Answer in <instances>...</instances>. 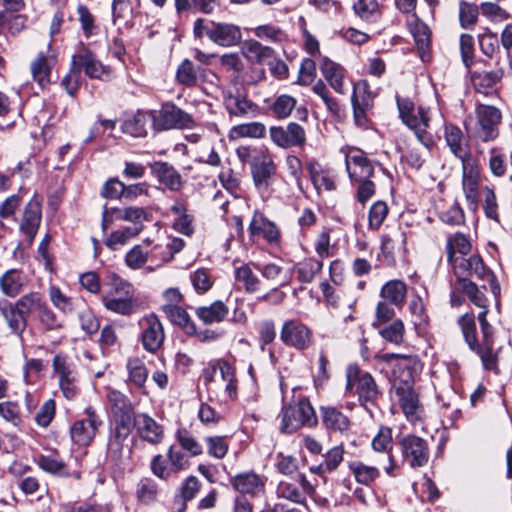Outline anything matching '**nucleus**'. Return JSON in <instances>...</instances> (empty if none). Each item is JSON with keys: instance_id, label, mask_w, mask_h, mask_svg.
Masks as SVG:
<instances>
[{"instance_id": "nucleus-59", "label": "nucleus", "mask_w": 512, "mask_h": 512, "mask_svg": "<svg viewBox=\"0 0 512 512\" xmlns=\"http://www.w3.org/2000/svg\"><path fill=\"white\" fill-rule=\"evenodd\" d=\"M190 281L198 294H204L213 286V278L209 269L199 268L190 274Z\"/></svg>"}, {"instance_id": "nucleus-57", "label": "nucleus", "mask_w": 512, "mask_h": 512, "mask_svg": "<svg viewBox=\"0 0 512 512\" xmlns=\"http://www.w3.org/2000/svg\"><path fill=\"white\" fill-rule=\"evenodd\" d=\"M147 250L148 261L153 263L156 268L162 267L172 260L169 249L164 244L155 243L152 239H150V244L147 245Z\"/></svg>"}, {"instance_id": "nucleus-20", "label": "nucleus", "mask_w": 512, "mask_h": 512, "mask_svg": "<svg viewBox=\"0 0 512 512\" xmlns=\"http://www.w3.org/2000/svg\"><path fill=\"white\" fill-rule=\"evenodd\" d=\"M73 67H76L80 72L83 70L90 78L103 79L108 76L110 69L108 66L103 65L86 47H82L79 52L72 57Z\"/></svg>"}, {"instance_id": "nucleus-61", "label": "nucleus", "mask_w": 512, "mask_h": 512, "mask_svg": "<svg viewBox=\"0 0 512 512\" xmlns=\"http://www.w3.org/2000/svg\"><path fill=\"white\" fill-rule=\"evenodd\" d=\"M350 178L357 182L368 181L373 174L372 162H345Z\"/></svg>"}, {"instance_id": "nucleus-64", "label": "nucleus", "mask_w": 512, "mask_h": 512, "mask_svg": "<svg viewBox=\"0 0 512 512\" xmlns=\"http://www.w3.org/2000/svg\"><path fill=\"white\" fill-rule=\"evenodd\" d=\"M106 397L113 415L134 409L131 401L120 391L108 389Z\"/></svg>"}, {"instance_id": "nucleus-35", "label": "nucleus", "mask_w": 512, "mask_h": 512, "mask_svg": "<svg viewBox=\"0 0 512 512\" xmlns=\"http://www.w3.org/2000/svg\"><path fill=\"white\" fill-rule=\"evenodd\" d=\"M152 111H137L132 117L126 119L122 125L124 133L133 137H143L147 134V125L152 121Z\"/></svg>"}, {"instance_id": "nucleus-23", "label": "nucleus", "mask_w": 512, "mask_h": 512, "mask_svg": "<svg viewBox=\"0 0 512 512\" xmlns=\"http://www.w3.org/2000/svg\"><path fill=\"white\" fill-rule=\"evenodd\" d=\"M266 477L247 471L239 473L230 482L233 488L241 494H249L251 496H259L264 493L266 485Z\"/></svg>"}, {"instance_id": "nucleus-40", "label": "nucleus", "mask_w": 512, "mask_h": 512, "mask_svg": "<svg viewBox=\"0 0 512 512\" xmlns=\"http://www.w3.org/2000/svg\"><path fill=\"white\" fill-rule=\"evenodd\" d=\"M406 293L407 286L403 281L391 280L383 285L380 296L394 306H402Z\"/></svg>"}, {"instance_id": "nucleus-55", "label": "nucleus", "mask_w": 512, "mask_h": 512, "mask_svg": "<svg viewBox=\"0 0 512 512\" xmlns=\"http://www.w3.org/2000/svg\"><path fill=\"white\" fill-rule=\"evenodd\" d=\"M445 138L455 157L459 158L460 160H465L466 151L462 145L461 130L456 126L447 125L445 128Z\"/></svg>"}, {"instance_id": "nucleus-2", "label": "nucleus", "mask_w": 512, "mask_h": 512, "mask_svg": "<svg viewBox=\"0 0 512 512\" xmlns=\"http://www.w3.org/2000/svg\"><path fill=\"white\" fill-rule=\"evenodd\" d=\"M396 102L403 123L415 132L423 145L429 147L432 143V137L427 130L431 120L429 109L419 106L415 113L414 103L409 98L397 96Z\"/></svg>"}, {"instance_id": "nucleus-13", "label": "nucleus", "mask_w": 512, "mask_h": 512, "mask_svg": "<svg viewBox=\"0 0 512 512\" xmlns=\"http://www.w3.org/2000/svg\"><path fill=\"white\" fill-rule=\"evenodd\" d=\"M217 372H219L222 381L225 383V395L230 400H235L238 395V379L235 367L224 359L214 360L210 362L209 369L205 372V380L212 382Z\"/></svg>"}, {"instance_id": "nucleus-36", "label": "nucleus", "mask_w": 512, "mask_h": 512, "mask_svg": "<svg viewBox=\"0 0 512 512\" xmlns=\"http://www.w3.org/2000/svg\"><path fill=\"white\" fill-rule=\"evenodd\" d=\"M152 170L158 180L170 190H179L182 185L180 174L167 162H154Z\"/></svg>"}, {"instance_id": "nucleus-26", "label": "nucleus", "mask_w": 512, "mask_h": 512, "mask_svg": "<svg viewBox=\"0 0 512 512\" xmlns=\"http://www.w3.org/2000/svg\"><path fill=\"white\" fill-rule=\"evenodd\" d=\"M0 316L4 320L9 333L21 339L26 330L27 321L12 302L6 299L0 300Z\"/></svg>"}, {"instance_id": "nucleus-46", "label": "nucleus", "mask_w": 512, "mask_h": 512, "mask_svg": "<svg viewBox=\"0 0 512 512\" xmlns=\"http://www.w3.org/2000/svg\"><path fill=\"white\" fill-rule=\"evenodd\" d=\"M276 171L274 162H253L251 172L258 188H267Z\"/></svg>"}, {"instance_id": "nucleus-33", "label": "nucleus", "mask_w": 512, "mask_h": 512, "mask_svg": "<svg viewBox=\"0 0 512 512\" xmlns=\"http://www.w3.org/2000/svg\"><path fill=\"white\" fill-rule=\"evenodd\" d=\"M102 303L107 310L124 316L131 315L136 310L134 295L114 297L103 294Z\"/></svg>"}, {"instance_id": "nucleus-10", "label": "nucleus", "mask_w": 512, "mask_h": 512, "mask_svg": "<svg viewBox=\"0 0 512 512\" xmlns=\"http://www.w3.org/2000/svg\"><path fill=\"white\" fill-rule=\"evenodd\" d=\"M52 365L63 396L67 400L75 399L79 395L80 387L74 365L62 355L54 356Z\"/></svg>"}, {"instance_id": "nucleus-25", "label": "nucleus", "mask_w": 512, "mask_h": 512, "mask_svg": "<svg viewBox=\"0 0 512 512\" xmlns=\"http://www.w3.org/2000/svg\"><path fill=\"white\" fill-rule=\"evenodd\" d=\"M42 217V200L34 196L25 206L20 230L32 241L37 234Z\"/></svg>"}, {"instance_id": "nucleus-53", "label": "nucleus", "mask_w": 512, "mask_h": 512, "mask_svg": "<svg viewBox=\"0 0 512 512\" xmlns=\"http://www.w3.org/2000/svg\"><path fill=\"white\" fill-rule=\"evenodd\" d=\"M235 279L242 283L248 293H254L260 288V279L253 273L249 265L243 264L234 271Z\"/></svg>"}, {"instance_id": "nucleus-17", "label": "nucleus", "mask_w": 512, "mask_h": 512, "mask_svg": "<svg viewBox=\"0 0 512 512\" xmlns=\"http://www.w3.org/2000/svg\"><path fill=\"white\" fill-rule=\"evenodd\" d=\"M404 460L412 468L423 467L429 460L427 442L421 437L407 435L400 441Z\"/></svg>"}, {"instance_id": "nucleus-62", "label": "nucleus", "mask_w": 512, "mask_h": 512, "mask_svg": "<svg viewBox=\"0 0 512 512\" xmlns=\"http://www.w3.org/2000/svg\"><path fill=\"white\" fill-rule=\"evenodd\" d=\"M150 468L152 473L162 480L167 481L173 477H177L171 464L168 462V458H165L161 454L155 455L152 458Z\"/></svg>"}, {"instance_id": "nucleus-14", "label": "nucleus", "mask_w": 512, "mask_h": 512, "mask_svg": "<svg viewBox=\"0 0 512 512\" xmlns=\"http://www.w3.org/2000/svg\"><path fill=\"white\" fill-rule=\"evenodd\" d=\"M269 132L272 142L281 148L302 147L306 142L305 130L296 122H290L285 127L273 126Z\"/></svg>"}, {"instance_id": "nucleus-48", "label": "nucleus", "mask_w": 512, "mask_h": 512, "mask_svg": "<svg viewBox=\"0 0 512 512\" xmlns=\"http://www.w3.org/2000/svg\"><path fill=\"white\" fill-rule=\"evenodd\" d=\"M458 325L460 326L465 342L470 349H477L478 340L476 333V322L474 313H466L458 318Z\"/></svg>"}, {"instance_id": "nucleus-43", "label": "nucleus", "mask_w": 512, "mask_h": 512, "mask_svg": "<svg viewBox=\"0 0 512 512\" xmlns=\"http://www.w3.org/2000/svg\"><path fill=\"white\" fill-rule=\"evenodd\" d=\"M406 235L397 228L381 236V251L384 255H393L395 251L405 249Z\"/></svg>"}, {"instance_id": "nucleus-41", "label": "nucleus", "mask_w": 512, "mask_h": 512, "mask_svg": "<svg viewBox=\"0 0 512 512\" xmlns=\"http://www.w3.org/2000/svg\"><path fill=\"white\" fill-rule=\"evenodd\" d=\"M266 135V127L261 122H249L233 126L229 130L228 137L230 140H238L240 138H263Z\"/></svg>"}, {"instance_id": "nucleus-18", "label": "nucleus", "mask_w": 512, "mask_h": 512, "mask_svg": "<svg viewBox=\"0 0 512 512\" xmlns=\"http://www.w3.org/2000/svg\"><path fill=\"white\" fill-rule=\"evenodd\" d=\"M52 41L48 44L47 52H39L30 63V72L33 80L42 88L51 83L52 69L54 68L57 57L51 51Z\"/></svg>"}, {"instance_id": "nucleus-22", "label": "nucleus", "mask_w": 512, "mask_h": 512, "mask_svg": "<svg viewBox=\"0 0 512 512\" xmlns=\"http://www.w3.org/2000/svg\"><path fill=\"white\" fill-rule=\"evenodd\" d=\"M224 105L230 115L237 117L256 115L258 112V106L239 89L227 90L224 93Z\"/></svg>"}, {"instance_id": "nucleus-1", "label": "nucleus", "mask_w": 512, "mask_h": 512, "mask_svg": "<svg viewBox=\"0 0 512 512\" xmlns=\"http://www.w3.org/2000/svg\"><path fill=\"white\" fill-rule=\"evenodd\" d=\"M463 163V192L468 203V208L476 212L480 195L484 197L483 209L488 218L498 220V205L496 195L488 186H482L481 171L478 162Z\"/></svg>"}, {"instance_id": "nucleus-19", "label": "nucleus", "mask_w": 512, "mask_h": 512, "mask_svg": "<svg viewBox=\"0 0 512 512\" xmlns=\"http://www.w3.org/2000/svg\"><path fill=\"white\" fill-rule=\"evenodd\" d=\"M135 431L140 440L152 446L160 445L165 438L163 425L147 413H137Z\"/></svg>"}, {"instance_id": "nucleus-58", "label": "nucleus", "mask_w": 512, "mask_h": 512, "mask_svg": "<svg viewBox=\"0 0 512 512\" xmlns=\"http://www.w3.org/2000/svg\"><path fill=\"white\" fill-rule=\"evenodd\" d=\"M389 209L384 201H376L368 212V228L377 231L387 218Z\"/></svg>"}, {"instance_id": "nucleus-50", "label": "nucleus", "mask_w": 512, "mask_h": 512, "mask_svg": "<svg viewBox=\"0 0 512 512\" xmlns=\"http://www.w3.org/2000/svg\"><path fill=\"white\" fill-rule=\"evenodd\" d=\"M159 494L158 484L152 478H143L138 482L136 495L140 502L152 504L158 499Z\"/></svg>"}, {"instance_id": "nucleus-31", "label": "nucleus", "mask_w": 512, "mask_h": 512, "mask_svg": "<svg viewBox=\"0 0 512 512\" xmlns=\"http://www.w3.org/2000/svg\"><path fill=\"white\" fill-rule=\"evenodd\" d=\"M504 74L501 67L493 71H473L471 72V82L478 92L487 94L503 78Z\"/></svg>"}, {"instance_id": "nucleus-16", "label": "nucleus", "mask_w": 512, "mask_h": 512, "mask_svg": "<svg viewBox=\"0 0 512 512\" xmlns=\"http://www.w3.org/2000/svg\"><path fill=\"white\" fill-rule=\"evenodd\" d=\"M322 425L330 434L347 436L352 429V421L339 407L333 405L320 406Z\"/></svg>"}, {"instance_id": "nucleus-44", "label": "nucleus", "mask_w": 512, "mask_h": 512, "mask_svg": "<svg viewBox=\"0 0 512 512\" xmlns=\"http://www.w3.org/2000/svg\"><path fill=\"white\" fill-rule=\"evenodd\" d=\"M141 233L140 227H124L115 230L105 240V245L111 250H118L125 246L131 239L137 237Z\"/></svg>"}, {"instance_id": "nucleus-11", "label": "nucleus", "mask_w": 512, "mask_h": 512, "mask_svg": "<svg viewBox=\"0 0 512 512\" xmlns=\"http://www.w3.org/2000/svg\"><path fill=\"white\" fill-rule=\"evenodd\" d=\"M280 339L286 346L304 350L312 342V331L298 320H287L282 325Z\"/></svg>"}, {"instance_id": "nucleus-9", "label": "nucleus", "mask_w": 512, "mask_h": 512, "mask_svg": "<svg viewBox=\"0 0 512 512\" xmlns=\"http://www.w3.org/2000/svg\"><path fill=\"white\" fill-rule=\"evenodd\" d=\"M102 420L96 410L89 406L84 410V418L75 421L70 427V437L74 444L88 446L94 440Z\"/></svg>"}, {"instance_id": "nucleus-12", "label": "nucleus", "mask_w": 512, "mask_h": 512, "mask_svg": "<svg viewBox=\"0 0 512 512\" xmlns=\"http://www.w3.org/2000/svg\"><path fill=\"white\" fill-rule=\"evenodd\" d=\"M392 391L406 418L409 421L419 419L421 406L414 383L393 382Z\"/></svg>"}, {"instance_id": "nucleus-49", "label": "nucleus", "mask_w": 512, "mask_h": 512, "mask_svg": "<svg viewBox=\"0 0 512 512\" xmlns=\"http://www.w3.org/2000/svg\"><path fill=\"white\" fill-rule=\"evenodd\" d=\"M200 68H195L189 59H184L177 68L176 81L186 87H194L197 85L198 74Z\"/></svg>"}, {"instance_id": "nucleus-52", "label": "nucleus", "mask_w": 512, "mask_h": 512, "mask_svg": "<svg viewBox=\"0 0 512 512\" xmlns=\"http://www.w3.org/2000/svg\"><path fill=\"white\" fill-rule=\"evenodd\" d=\"M37 463L41 469L51 474H61L65 468V462L57 451H47L38 456Z\"/></svg>"}, {"instance_id": "nucleus-7", "label": "nucleus", "mask_w": 512, "mask_h": 512, "mask_svg": "<svg viewBox=\"0 0 512 512\" xmlns=\"http://www.w3.org/2000/svg\"><path fill=\"white\" fill-rule=\"evenodd\" d=\"M376 359L392 367L394 381L414 383V378L422 371L423 365L417 355L396 353L377 354Z\"/></svg>"}, {"instance_id": "nucleus-47", "label": "nucleus", "mask_w": 512, "mask_h": 512, "mask_svg": "<svg viewBox=\"0 0 512 512\" xmlns=\"http://www.w3.org/2000/svg\"><path fill=\"white\" fill-rule=\"evenodd\" d=\"M457 289L462 290L469 300L481 309L488 308V300L479 287L469 279L457 280Z\"/></svg>"}, {"instance_id": "nucleus-34", "label": "nucleus", "mask_w": 512, "mask_h": 512, "mask_svg": "<svg viewBox=\"0 0 512 512\" xmlns=\"http://www.w3.org/2000/svg\"><path fill=\"white\" fill-rule=\"evenodd\" d=\"M161 310L173 324L184 329L188 335H195L196 326L182 307L179 305H162Z\"/></svg>"}, {"instance_id": "nucleus-38", "label": "nucleus", "mask_w": 512, "mask_h": 512, "mask_svg": "<svg viewBox=\"0 0 512 512\" xmlns=\"http://www.w3.org/2000/svg\"><path fill=\"white\" fill-rule=\"evenodd\" d=\"M446 250L448 261L452 264L455 259H459V256L465 257L469 254L471 243L464 234L455 233L447 238Z\"/></svg>"}, {"instance_id": "nucleus-3", "label": "nucleus", "mask_w": 512, "mask_h": 512, "mask_svg": "<svg viewBox=\"0 0 512 512\" xmlns=\"http://www.w3.org/2000/svg\"><path fill=\"white\" fill-rule=\"evenodd\" d=\"M346 394H356L362 405L374 403L380 395L373 376L362 371L357 364H349L345 371Z\"/></svg>"}, {"instance_id": "nucleus-8", "label": "nucleus", "mask_w": 512, "mask_h": 512, "mask_svg": "<svg viewBox=\"0 0 512 512\" xmlns=\"http://www.w3.org/2000/svg\"><path fill=\"white\" fill-rule=\"evenodd\" d=\"M275 494L277 498L284 499L296 504H304L306 497L315 498L316 488L308 481L303 473H297L295 477H288L279 481Z\"/></svg>"}, {"instance_id": "nucleus-24", "label": "nucleus", "mask_w": 512, "mask_h": 512, "mask_svg": "<svg viewBox=\"0 0 512 512\" xmlns=\"http://www.w3.org/2000/svg\"><path fill=\"white\" fill-rule=\"evenodd\" d=\"M319 68L325 80L336 93L344 94L346 92L345 79L347 72L341 64L322 56L319 60Z\"/></svg>"}, {"instance_id": "nucleus-15", "label": "nucleus", "mask_w": 512, "mask_h": 512, "mask_svg": "<svg viewBox=\"0 0 512 512\" xmlns=\"http://www.w3.org/2000/svg\"><path fill=\"white\" fill-rule=\"evenodd\" d=\"M141 341L144 349L148 352H156L163 345L165 339L164 328L155 314H148L140 321Z\"/></svg>"}, {"instance_id": "nucleus-42", "label": "nucleus", "mask_w": 512, "mask_h": 512, "mask_svg": "<svg viewBox=\"0 0 512 512\" xmlns=\"http://www.w3.org/2000/svg\"><path fill=\"white\" fill-rule=\"evenodd\" d=\"M150 244V238L144 239L141 243L134 245L125 254V264L133 270L141 269L148 261L147 245Z\"/></svg>"}, {"instance_id": "nucleus-30", "label": "nucleus", "mask_w": 512, "mask_h": 512, "mask_svg": "<svg viewBox=\"0 0 512 512\" xmlns=\"http://www.w3.org/2000/svg\"><path fill=\"white\" fill-rule=\"evenodd\" d=\"M229 313L226 304L220 300L212 302L210 305L199 306L195 309L197 318L205 325L223 322Z\"/></svg>"}, {"instance_id": "nucleus-29", "label": "nucleus", "mask_w": 512, "mask_h": 512, "mask_svg": "<svg viewBox=\"0 0 512 512\" xmlns=\"http://www.w3.org/2000/svg\"><path fill=\"white\" fill-rule=\"evenodd\" d=\"M27 284V277L20 269H9L0 276V291L6 297L18 296Z\"/></svg>"}, {"instance_id": "nucleus-56", "label": "nucleus", "mask_w": 512, "mask_h": 512, "mask_svg": "<svg viewBox=\"0 0 512 512\" xmlns=\"http://www.w3.org/2000/svg\"><path fill=\"white\" fill-rule=\"evenodd\" d=\"M106 285L108 289L104 294H111L114 297L134 295V288L132 284L114 273L108 276Z\"/></svg>"}, {"instance_id": "nucleus-5", "label": "nucleus", "mask_w": 512, "mask_h": 512, "mask_svg": "<svg viewBox=\"0 0 512 512\" xmlns=\"http://www.w3.org/2000/svg\"><path fill=\"white\" fill-rule=\"evenodd\" d=\"M280 429L284 433H293L302 426L317 424L315 411L307 399H300L282 409Z\"/></svg>"}, {"instance_id": "nucleus-54", "label": "nucleus", "mask_w": 512, "mask_h": 512, "mask_svg": "<svg viewBox=\"0 0 512 512\" xmlns=\"http://www.w3.org/2000/svg\"><path fill=\"white\" fill-rule=\"evenodd\" d=\"M374 94L370 90L369 83L366 80H359L353 85V94L351 96L352 105L371 108L373 105Z\"/></svg>"}, {"instance_id": "nucleus-32", "label": "nucleus", "mask_w": 512, "mask_h": 512, "mask_svg": "<svg viewBox=\"0 0 512 512\" xmlns=\"http://www.w3.org/2000/svg\"><path fill=\"white\" fill-rule=\"evenodd\" d=\"M129 436L121 432L112 431L107 444V457L116 463L124 458H128L131 453L127 445Z\"/></svg>"}, {"instance_id": "nucleus-39", "label": "nucleus", "mask_w": 512, "mask_h": 512, "mask_svg": "<svg viewBox=\"0 0 512 512\" xmlns=\"http://www.w3.org/2000/svg\"><path fill=\"white\" fill-rule=\"evenodd\" d=\"M12 303L26 320L30 314L42 310L45 306L43 296L35 291L22 295Z\"/></svg>"}, {"instance_id": "nucleus-37", "label": "nucleus", "mask_w": 512, "mask_h": 512, "mask_svg": "<svg viewBox=\"0 0 512 512\" xmlns=\"http://www.w3.org/2000/svg\"><path fill=\"white\" fill-rule=\"evenodd\" d=\"M242 52L248 60L260 64L267 63L275 54L271 47L264 46L256 40H246L242 46Z\"/></svg>"}, {"instance_id": "nucleus-6", "label": "nucleus", "mask_w": 512, "mask_h": 512, "mask_svg": "<svg viewBox=\"0 0 512 512\" xmlns=\"http://www.w3.org/2000/svg\"><path fill=\"white\" fill-rule=\"evenodd\" d=\"M152 123L155 130L193 129L196 121L172 102L164 103L159 111H152Z\"/></svg>"}, {"instance_id": "nucleus-4", "label": "nucleus", "mask_w": 512, "mask_h": 512, "mask_svg": "<svg viewBox=\"0 0 512 512\" xmlns=\"http://www.w3.org/2000/svg\"><path fill=\"white\" fill-rule=\"evenodd\" d=\"M457 280L468 279L467 277H476L478 280L486 281L490 285L491 292L497 296L500 294V285L493 272L484 264L479 255L469 257L459 256L451 264Z\"/></svg>"}, {"instance_id": "nucleus-45", "label": "nucleus", "mask_w": 512, "mask_h": 512, "mask_svg": "<svg viewBox=\"0 0 512 512\" xmlns=\"http://www.w3.org/2000/svg\"><path fill=\"white\" fill-rule=\"evenodd\" d=\"M128 381L137 388H143L148 378V370L139 358H130L126 365Z\"/></svg>"}, {"instance_id": "nucleus-63", "label": "nucleus", "mask_w": 512, "mask_h": 512, "mask_svg": "<svg viewBox=\"0 0 512 512\" xmlns=\"http://www.w3.org/2000/svg\"><path fill=\"white\" fill-rule=\"evenodd\" d=\"M479 15V9L475 4L461 1L459 4V20L461 27L470 29L475 26Z\"/></svg>"}, {"instance_id": "nucleus-27", "label": "nucleus", "mask_w": 512, "mask_h": 512, "mask_svg": "<svg viewBox=\"0 0 512 512\" xmlns=\"http://www.w3.org/2000/svg\"><path fill=\"white\" fill-rule=\"evenodd\" d=\"M242 38L240 27L224 22H214V28L209 33V39L222 47H232L237 45Z\"/></svg>"}, {"instance_id": "nucleus-21", "label": "nucleus", "mask_w": 512, "mask_h": 512, "mask_svg": "<svg viewBox=\"0 0 512 512\" xmlns=\"http://www.w3.org/2000/svg\"><path fill=\"white\" fill-rule=\"evenodd\" d=\"M480 135L485 140H493L499 134V124L502 119L501 111L490 105H479L476 109Z\"/></svg>"}, {"instance_id": "nucleus-51", "label": "nucleus", "mask_w": 512, "mask_h": 512, "mask_svg": "<svg viewBox=\"0 0 512 512\" xmlns=\"http://www.w3.org/2000/svg\"><path fill=\"white\" fill-rule=\"evenodd\" d=\"M322 268V260L313 257L306 258L297 266L298 280L302 283H310Z\"/></svg>"}, {"instance_id": "nucleus-28", "label": "nucleus", "mask_w": 512, "mask_h": 512, "mask_svg": "<svg viewBox=\"0 0 512 512\" xmlns=\"http://www.w3.org/2000/svg\"><path fill=\"white\" fill-rule=\"evenodd\" d=\"M249 233L251 238L254 239L261 236L270 244L278 243L280 238V232L276 225L260 213L253 215L249 224Z\"/></svg>"}, {"instance_id": "nucleus-60", "label": "nucleus", "mask_w": 512, "mask_h": 512, "mask_svg": "<svg viewBox=\"0 0 512 512\" xmlns=\"http://www.w3.org/2000/svg\"><path fill=\"white\" fill-rule=\"evenodd\" d=\"M353 9L362 20L374 21L380 16V10L376 0H357Z\"/></svg>"}]
</instances>
